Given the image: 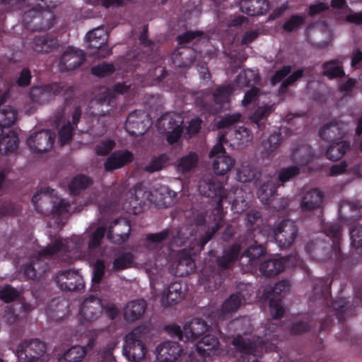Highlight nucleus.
<instances>
[{"instance_id": "nucleus-32", "label": "nucleus", "mask_w": 362, "mask_h": 362, "mask_svg": "<svg viewBox=\"0 0 362 362\" xmlns=\"http://www.w3.org/2000/svg\"><path fill=\"white\" fill-rule=\"evenodd\" d=\"M324 198L323 193L317 189H312L303 197L300 207L303 211H311L319 208Z\"/></svg>"}, {"instance_id": "nucleus-22", "label": "nucleus", "mask_w": 362, "mask_h": 362, "mask_svg": "<svg viewBox=\"0 0 362 362\" xmlns=\"http://www.w3.org/2000/svg\"><path fill=\"white\" fill-rule=\"evenodd\" d=\"M182 351V349L177 342L164 341L156 347V358L159 362H175Z\"/></svg>"}, {"instance_id": "nucleus-40", "label": "nucleus", "mask_w": 362, "mask_h": 362, "mask_svg": "<svg viewBox=\"0 0 362 362\" xmlns=\"http://www.w3.org/2000/svg\"><path fill=\"white\" fill-rule=\"evenodd\" d=\"M243 297L240 292L233 293L226 299L221 307V313L226 315L238 310L243 301Z\"/></svg>"}, {"instance_id": "nucleus-63", "label": "nucleus", "mask_w": 362, "mask_h": 362, "mask_svg": "<svg viewBox=\"0 0 362 362\" xmlns=\"http://www.w3.org/2000/svg\"><path fill=\"white\" fill-rule=\"evenodd\" d=\"M259 93V88L256 86H252L249 89L244 95L243 99L242 100V105L247 107L250 104L255 103L257 100Z\"/></svg>"}, {"instance_id": "nucleus-2", "label": "nucleus", "mask_w": 362, "mask_h": 362, "mask_svg": "<svg viewBox=\"0 0 362 362\" xmlns=\"http://www.w3.org/2000/svg\"><path fill=\"white\" fill-rule=\"evenodd\" d=\"M240 250V245L233 244L224 249L222 255L216 257L215 260L205 261L199 274L200 284L211 291L219 288L224 280L225 271L238 260Z\"/></svg>"}, {"instance_id": "nucleus-31", "label": "nucleus", "mask_w": 362, "mask_h": 362, "mask_svg": "<svg viewBox=\"0 0 362 362\" xmlns=\"http://www.w3.org/2000/svg\"><path fill=\"white\" fill-rule=\"evenodd\" d=\"M19 139L16 132L10 129L3 130L0 134V153L6 155L17 150Z\"/></svg>"}, {"instance_id": "nucleus-42", "label": "nucleus", "mask_w": 362, "mask_h": 362, "mask_svg": "<svg viewBox=\"0 0 362 362\" xmlns=\"http://www.w3.org/2000/svg\"><path fill=\"white\" fill-rule=\"evenodd\" d=\"M86 354V349L81 346H74L59 358V362H81Z\"/></svg>"}, {"instance_id": "nucleus-50", "label": "nucleus", "mask_w": 362, "mask_h": 362, "mask_svg": "<svg viewBox=\"0 0 362 362\" xmlns=\"http://www.w3.org/2000/svg\"><path fill=\"white\" fill-rule=\"evenodd\" d=\"M134 262V255L132 252H124L113 261V269L116 271H121L129 268Z\"/></svg>"}, {"instance_id": "nucleus-25", "label": "nucleus", "mask_w": 362, "mask_h": 362, "mask_svg": "<svg viewBox=\"0 0 362 362\" xmlns=\"http://www.w3.org/2000/svg\"><path fill=\"white\" fill-rule=\"evenodd\" d=\"M185 288L180 281L172 282L163 292L161 303L167 307L180 303L185 296Z\"/></svg>"}, {"instance_id": "nucleus-53", "label": "nucleus", "mask_w": 362, "mask_h": 362, "mask_svg": "<svg viewBox=\"0 0 362 362\" xmlns=\"http://www.w3.org/2000/svg\"><path fill=\"white\" fill-rule=\"evenodd\" d=\"M325 233L327 236L333 239L334 247L336 250L340 251L339 247H337V244L339 243L341 235V230L340 226L338 224H330L326 226L325 228Z\"/></svg>"}, {"instance_id": "nucleus-61", "label": "nucleus", "mask_w": 362, "mask_h": 362, "mask_svg": "<svg viewBox=\"0 0 362 362\" xmlns=\"http://www.w3.org/2000/svg\"><path fill=\"white\" fill-rule=\"evenodd\" d=\"M183 132V126L182 124H176L175 127H173V129H170L167 134L166 136V141L167 142L172 145L175 143H177Z\"/></svg>"}, {"instance_id": "nucleus-24", "label": "nucleus", "mask_w": 362, "mask_h": 362, "mask_svg": "<svg viewBox=\"0 0 362 362\" xmlns=\"http://www.w3.org/2000/svg\"><path fill=\"white\" fill-rule=\"evenodd\" d=\"M332 283V279L329 277H322L315 279L313 282L310 300H322V303L328 304V300L331 296Z\"/></svg>"}, {"instance_id": "nucleus-7", "label": "nucleus", "mask_w": 362, "mask_h": 362, "mask_svg": "<svg viewBox=\"0 0 362 362\" xmlns=\"http://www.w3.org/2000/svg\"><path fill=\"white\" fill-rule=\"evenodd\" d=\"M70 243H73L69 239L64 240L58 238H56L52 244L43 247L38 252L37 256L32 259V262L33 264H35V267H37L39 276L46 273L49 269L48 263L45 262L46 259L60 252H71L74 248L77 247L76 243L73 247H70Z\"/></svg>"}, {"instance_id": "nucleus-51", "label": "nucleus", "mask_w": 362, "mask_h": 362, "mask_svg": "<svg viewBox=\"0 0 362 362\" xmlns=\"http://www.w3.org/2000/svg\"><path fill=\"white\" fill-rule=\"evenodd\" d=\"M115 71L112 64L102 63L91 68V74L99 78H103L112 75Z\"/></svg>"}, {"instance_id": "nucleus-56", "label": "nucleus", "mask_w": 362, "mask_h": 362, "mask_svg": "<svg viewBox=\"0 0 362 362\" xmlns=\"http://www.w3.org/2000/svg\"><path fill=\"white\" fill-rule=\"evenodd\" d=\"M86 38H98L99 43L94 42L95 46L105 45L107 42V34L102 28H97L90 30L86 35Z\"/></svg>"}, {"instance_id": "nucleus-15", "label": "nucleus", "mask_w": 362, "mask_h": 362, "mask_svg": "<svg viewBox=\"0 0 362 362\" xmlns=\"http://www.w3.org/2000/svg\"><path fill=\"white\" fill-rule=\"evenodd\" d=\"M103 307L100 299L90 296L85 298L79 310V320L82 325L98 320L102 315Z\"/></svg>"}, {"instance_id": "nucleus-21", "label": "nucleus", "mask_w": 362, "mask_h": 362, "mask_svg": "<svg viewBox=\"0 0 362 362\" xmlns=\"http://www.w3.org/2000/svg\"><path fill=\"white\" fill-rule=\"evenodd\" d=\"M148 303L144 298H138L129 301L122 310L124 320L132 323L141 320L146 311Z\"/></svg>"}, {"instance_id": "nucleus-18", "label": "nucleus", "mask_w": 362, "mask_h": 362, "mask_svg": "<svg viewBox=\"0 0 362 362\" xmlns=\"http://www.w3.org/2000/svg\"><path fill=\"white\" fill-rule=\"evenodd\" d=\"M64 89L62 83H52L42 86L33 87L30 90L31 100L40 104L48 103Z\"/></svg>"}, {"instance_id": "nucleus-52", "label": "nucleus", "mask_w": 362, "mask_h": 362, "mask_svg": "<svg viewBox=\"0 0 362 362\" xmlns=\"http://www.w3.org/2000/svg\"><path fill=\"white\" fill-rule=\"evenodd\" d=\"M159 123L163 125L164 129L167 131L173 129V127L176 124H182L183 122L179 116L168 113L160 117Z\"/></svg>"}, {"instance_id": "nucleus-27", "label": "nucleus", "mask_w": 362, "mask_h": 362, "mask_svg": "<svg viewBox=\"0 0 362 362\" xmlns=\"http://www.w3.org/2000/svg\"><path fill=\"white\" fill-rule=\"evenodd\" d=\"M196 59V52L190 47H180L173 53V64L177 67H189Z\"/></svg>"}, {"instance_id": "nucleus-26", "label": "nucleus", "mask_w": 362, "mask_h": 362, "mask_svg": "<svg viewBox=\"0 0 362 362\" xmlns=\"http://www.w3.org/2000/svg\"><path fill=\"white\" fill-rule=\"evenodd\" d=\"M270 7L268 0H242L240 8L243 13L250 16L266 14Z\"/></svg>"}, {"instance_id": "nucleus-12", "label": "nucleus", "mask_w": 362, "mask_h": 362, "mask_svg": "<svg viewBox=\"0 0 362 362\" xmlns=\"http://www.w3.org/2000/svg\"><path fill=\"white\" fill-rule=\"evenodd\" d=\"M46 351L45 344L38 339H25L16 349L19 360H28L35 362L38 360Z\"/></svg>"}, {"instance_id": "nucleus-38", "label": "nucleus", "mask_w": 362, "mask_h": 362, "mask_svg": "<svg viewBox=\"0 0 362 362\" xmlns=\"http://www.w3.org/2000/svg\"><path fill=\"white\" fill-rule=\"evenodd\" d=\"M282 135L279 132L271 134L269 137L262 141V154L264 157L269 158L272 153L280 146L282 142Z\"/></svg>"}, {"instance_id": "nucleus-11", "label": "nucleus", "mask_w": 362, "mask_h": 362, "mask_svg": "<svg viewBox=\"0 0 362 362\" xmlns=\"http://www.w3.org/2000/svg\"><path fill=\"white\" fill-rule=\"evenodd\" d=\"M290 283L288 280H281L275 284L268 292L269 300V309L271 315L274 319H280L283 317L285 310L282 306L281 298L289 291Z\"/></svg>"}, {"instance_id": "nucleus-44", "label": "nucleus", "mask_w": 362, "mask_h": 362, "mask_svg": "<svg viewBox=\"0 0 362 362\" xmlns=\"http://www.w3.org/2000/svg\"><path fill=\"white\" fill-rule=\"evenodd\" d=\"M170 157L167 153H161L151 159L144 170L150 173L164 169L169 163Z\"/></svg>"}, {"instance_id": "nucleus-19", "label": "nucleus", "mask_w": 362, "mask_h": 362, "mask_svg": "<svg viewBox=\"0 0 362 362\" xmlns=\"http://www.w3.org/2000/svg\"><path fill=\"white\" fill-rule=\"evenodd\" d=\"M348 132L346 123L337 119L325 124L319 130L320 137L327 141H338L345 136Z\"/></svg>"}, {"instance_id": "nucleus-4", "label": "nucleus", "mask_w": 362, "mask_h": 362, "mask_svg": "<svg viewBox=\"0 0 362 362\" xmlns=\"http://www.w3.org/2000/svg\"><path fill=\"white\" fill-rule=\"evenodd\" d=\"M131 231L128 221L120 219L112 221L108 228L100 226L90 235L88 240V248L95 249L100 246L102 240L107 234V238L117 244H122L128 240Z\"/></svg>"}, {"instance_id": "nucleus-41", "label": "nucleus", "mask_w": 362, "mask_h": 362, "mask_svg": "<svg viewBox=\"0 0 362 362\" xmlns=\"http://www.w3.org/2000/svg\"><path fill=\"white\" fill-rule=\"evenodd\" d=\"M300 173L301 168L298 165L281 168L278 172V186H284L285 182L292 180Z\"/></svg>"}, {"instance_id": "nucleus-23", "label": "nucleus", "mask_w": 362, "mask_h": 362, "mask_svg": "<svg viewBox=\"0 0 362 362\" xmlns=\"http://www.w3.org/2000/svg\"><path fill=\"white\" fill-rule=\"evenodd\" d=\"M134 160V154L129 150H119L113 152L104 163V168L107 172H112L121 168Z\"/></svg>"}, {"instance_id": "nucleus-36", "label": "nucleus", "mask_w": 362, "mask_h": 362, "mask_svg": "<svg viewBox=\"0 0 362 362\" xmlns=\"http://www.w3.org/2000/svg\"><path fill=\"white\" fill-rule=\"evenodd\" d=\"M341 64L342 62L339 59L325 62L322 64V75L329 79L344 77L345 72Z\"/></svg>"}, {"instance_id": "nucleus-33", "label": "nucleus", "mask_w": 362, "mask_h": 362, "mask_svg": "<svg viewBox=\"0 0 362 362\" xmlns=\"http://www.w3.org/2000/svg\"><path fill=\"white\" fill-rule=\"evenodd\" d=\"M275 110V105H266L260 106L250 116V120L253 122L259 131H264L267 129V117Z\"/></svg>"}, {"instance_id": "nucleus-57", "label": "nucleus", "mask_w": 362, "mask_h": 362, "mask_svg": "<svg viewBox=\"0 0 362 362\" xmlns=\"http://www.w3.org/2000/svg\"><path fill=\"white\" fill-rule=\"evenodd\" d=\"M241 118V115L239 112L233 114H227L223 116L217 123L218 129H223L229 127L234 124L238 122Z\"/></svg>"}, {"instance_id": "nucleus-20", "label": "nucleus", "mask_w": 362, "mask_h": 362, "mask_svg": "<svg viewBox=\"0 0 362 362\" xmlns=\"http://www.w3.org/2000/svg\"><path fill=\"white\" fill-rule=\"evenodd\" d=\"M85 59L86 56L82 50L69 47L62 53L59 66L62 71H72L80 66Z\"/></svg>"}, {"instance_id": "nucleus-62", "label": "nucleus", "mask_w": 362, "mask_h": 362, "mask_svg": "<svg viewBox=\"0 0 362 362\" xmlns=\"http://www.w3.org/2000/svg\"><path fill=\"white\" fill-rule=\"evenodd\" d=\"M351 244L355 248L362 247V228L354 226L350 228Z\"/></svg>"}, {"instance_id": "nucleus-16", "label": "nucleus", "mask_w": 362, "mask_h": 362, "mask_svg": "<svg viewBox=\"0 0 362 362\" xmlns=\"http://www.w3.org/2000/svg\"><path fill=\"white\" fill-rule=\"evenodd\" d=\"M148 115L141 110L130 112L126 119L125 129L132 136H141L146 133L148 126Z\"/></svg>"}, {"instance_id": "nucleus-1", "label": "nucleus", "mask_w": 362, "mask_h": 362, "mask_svg": "<svg viewBox=\"0 0 362 362\" xmlns=\"http://www.w3.org/2000/svg\"><path fill=\"white\" fill-rule=\"evenodd\" d=\"M224 185L225 182L211 175H204L199 182V193L204 197L216 200V206L211 211L214 226L210 228L206 224V214L204 212L199 213L194 217L193 230H196V233L199 230L204 232L203 234L199 235L198 241V245L201 250L223 226V202H227L231 204L233 210L236 209L238 200L230 196V192L226 193Z\"/></svg>"}, {"instance_id": "nucleus-48", "label": "nucleus", "mask_w": 362, "mask_h": 362, "mask_svg": "<svg viewBox=\"0 0 362 362\" xmlns=\"http://www.w3.org/2000/svg\"><path fill=\"white\" fill-rule=\"evenodd\" d=\"M218 344V339L215 336L206 334L197 344L196 350L200 355H204L208 351L215 348Z\"/></svg>"}, {"instance_id": "nucleus-58", "label": "nucleus", "mask_w": 362, "mask_h": 362, "mask_svg": "<svg viewBox=\"0 0 362 362\" xmlns=\"http://www.w3.org/2000/svg\"><path fill=\"white\" fill-rule=\"evenodd\" d=\"M94 101L100 105H107L112 107L115 103V96L109 90H105L95 96Z\"/></svg>"}, {"instance_id": "nucleus-17", "label": "nucleus", "mask_w": 362, "mask_h": 362, "mask_svg": "<svg viewBox=\"0 0 362 362\" xmlns=\"http://www.w3.org/2000/svg\"><path fill=\"white\" fill-rule=\"evenodd\" d=\"M188 238L189 235L181 229L175 232L164 229L159 233L146 235V240L149 243L159 244L168 240L170 247H181L187 243Z\"/></svg>"}, {"instance_id": "nucleus-60", "label": "nucleus", "mask_w": 362, "mask_h": 362, "mask_svg": "<svg viewBox=\"0 0 362 362\" xmlns=\"http://www.w3.org/2000/svg\"><path fill=\"white\" fill-rule=\"evenodd\" d=\"M105 265L102 259H98L94 265L92 281L93 284H100L105 274Z\"/></svg>"}, {"instance_id": "nucleus-34", "label": "nucleus", "mask_w": 362, "mask_h": 362, "mask_svg": "<svg viewBox=\"0 0 362 362\" xmlns=\"http://www.w3.org/2000/svg\"><path fill=\"white\" fill-rule=\"evenodd\" d=\"M278 187L277 183L273 180H268L262 183L257 192L260 202L264 204H270L276 194Z\"/></svg>"}, {"instance_id": "nucleus-30", "label": "nucleus", "mask_w": 362, "mask_h": 362, "mask_svg": "<svg viewBox=\"0 0 362 362\" xmlns=\"http://www.w3.org/2000/svg\"><path fill=\"white\" fill-rule=\"evenodd\" d=\"M206 322L201 318H194L183 327V332L186 340H197L207 330Z\"/></svg>"}, {"instance_id": "nucleus-13", "label": "nucleus", "mask_w": 362, "mask_h": 362, "mask_svg": "<svg viewBox=\"0 0 362 362\" xmlns=\"http://www.w3.org/2000/svg\"><path fill=\"white\" fill-rule=\"evenodd\" d=\"M54 141L55 133L50 129H44L32 134L27 144L33 153H42L52 148Z\"/></svg>"}, {"instance_id": "nucleus-6", "label": "nucleus", "mask_w": 362, "mask_h": 362, "mask_svg": "<svg viewBox=\"0 0 362 362\" xmlns=\"http://www.w3.org/2000/svg\"><path fill=\"white\" fill-rule=\"evenodd\" d=\"M261 228L264 235L268 237V240L275 241L282 249L289 247L298 233L296 224L289 219H284L274 226L267 225Z\"/></svg>"}, {"instance_id": "nucleus-37", "label": "nucleus", "mask_w": 362, "mask_h": 362, "mask_svg": "<svg viewBox=\"0 0 362 362\" xmlns=\"http://www.w3.org/2000/svg\"><path fill=\"white\" fill-rule=\"evenodd\" d=\"M350 146V142L345 140L332 141L326 151V157L331 160H338L344 156Z\"/></svg>"}, {"instance_id": "nucleus-10", "label": "nucleus", "mask_w": 362, "mask_h": 362, "mask_svg": "<svg viewBox=\"0 0 362 362\" xmlns=\"http://www.w3.org/2000/svg\"><path fill=\"white\" fill-rule=\"evenodd\" d=\"M298 265V259L296 255H290L279 258L267 259L259 264V272L266 277H272L278 275L286 267Z\"/></svg>"}, {"instance_id": "nucleus-55", "label": "nucleus", "mask_w": 362, "mask_h": 362, "mask_svg": "<svg viewBox=\"0 0 362 362\" xmlns=\"http://www.w3.org/2000/svg\"><path fill=\"white\" fill-rule=\"evenodd\" d=\"M19 296L18 291L11 285H6L0 290V299L5 303H11Z\"/></svg>"}, {"instance_id": "nucleus-14", "label": "nucleus", "mask_w": 362, "mask_h": 362, "mask_svg": "<svg viewBox=\"0 0 362 362\" xmlns=\"http://www.w3.org/2000/svg\"><path fill=\"white\" fill-rule=\"evenodd\" d=\"M57 286L64 291H76L83 289L85 284L82 276L76 271L61 270L54 277Z\"/></svg>"}, {"instance_id": "nucleus-45", "label": "nucleus", "mask_w": 362, "mask_h": 362, "mask_svg": "<svg viewBox=\"0 0 362 362\" xmlns=\"http://www.w3.org/2000/svg\"><path fill=\"white\" fill-rule=\"evenodd\" d=\"M91 184L92 181L88 177L83 175H78L72 179L69 188L71 194L77 195L81 190L86 189Z\"/></svg>"}, {"instance_id": "nucleus-8", "label": "nucleus", "mask_w": 362, "mask_h": 362, "mask_svg": "<svg viewBox=\"0 0 362 362\" xmlns=\"http://www.w3.org/2000/svg\"><path fill=\"white\" fill-rule=\"evenodd\" d=\"M244 238L245 239L244 245L247 247L244 250L241 258L248 257V262L252 264L254 260L265 254V244L269 241L268 237L262 232V228H255L251 230H248Z\"/></svg>"}, {"instance_id": "nucleus-5", "label": "nucleus", "mask_w": 362, "mask_h": 362, "mask_svg": "<svg viewBox=\"0 0 362 362\" xmlns=\"http://www.w3.org/2000/svg\"><path fill=\"white\" fill-rule=\"evenodd\" d=\"M151 327L148 325H141L134 328L125 337L123 352L129 361L139 362L147 352L144 340L151 333Z\"/></svg>"}, {"instance_id": "nucleus-59", "label": "nucleus", "mask_w": 362, "mask_h": 362, "mask_svg": "<svg viewBox=\"0 0 362 362\" xmlns=\"http://www.w3.org/2000/svg\"><path fill=\"white\" fill-rule=\"evenodd\" d=\"M292 70L291 65H284L281 69L276 70L270 79L272 86H275L281 82L286 76H287Z\"/></svg>"}, {"instance_id": "nucleus-54", "label": "nucleus", "mask_w": 362, "mask_h": 362, "mask_svg": "<svg viewBox=\"0 0 362 362\" xmlns=\"http://www.w3.org/2000/svg\"><path fill=\"white\" fill-rule=\"evenodd\" d=\"M115 146L114 140L103 139L95 146V153L98 156H105L108 155Z\"/></svg>"}, {"instance_id": "nucleus-35", "label": "nucleus", "mask_w": 362, "mask_h": 362, "mask_svg": "<svg viewBox=\"0 0 362 362\" xmlns=\"http://www.w3.org/2000/svg\"><path fill=\"white\" fill-rule=\"evenodd\" d=\"M199 162V156L194 151H190L187 155L178 158L175 168L178 173L186 174L194 170Z\"/></svg>"}, {"instance_id": "nucleus-43", "label": "nucleus", "mask_w": 362, "mask_h": 362, "mask_svg": "<svg viewBox=\"0 0 362 362\" xmlns=\"http://www.w3.org/2000/svg\"><path fill=\"white\" fill-rule=\"evenodd\" d=\"M234 91V87L231 84L223 85L218 87L213 93L214 100L216 104L223 105L228 103L230 97Z\"/></svg>"}, {"instance_id": "nucleus-29", "label": "nucleus", "mask_w": 362, "mask_h": 362, "mask_svg": "<svg viewBox=\"0 0 362 362\" xmlns=\"http://www.w3.org/2000/svg\"><path fill=\"white\" fill-rule=\"evenodd\" d=\"M9 93L8 90L0 94V128L3 129L13 125L16 119L18 112L11 106L1 105L6 101Z\"/></svg>"}, {"instance_id": "nucleus-39", "label": "nucleus", "mask_w": 362, "mask_h": 362, "mask_svg": "<svg viewBox=\"0 0 362 362\" xmlns=\"http://www.w3.org/2000/svg\"><path fill=\"white\" fill-rule=\"evenodd\" d=\"M195 269V263L189 255H185L177 261L175 267V275L177 276H187L193 273Z\"/></svg>"}, {"instance_id": "nucleus-46", "label": "nucleus", "mask_w": 362, "mask_h": 362, "mask_svg": "<svg viewBox=\"0 0 362 362\" xmlns=\"http://www.w3.org/2000/svg\"><path fill=\"white\" fill-rule=\"evenodd\" d=\"M306 22L305 15H292L282 25L281 28L286 33H292L300 28Z\"/></svg>"}, {"instance_id": "nucleus-47", "label": "nucleus", "mask_w": 362, "mask_h": 362, "mask_svg": "<svg viewBox=\"0 0 362 362\" xmlns=\"http://www.w3.org/2000/svg\"><path fill=\"white\" fill-rule=\"evenodd\" d=\"M87 47L92 51L90 52V55L97 58H105L111 53V50L107 48V46H95L94 42L99 43L98 38H86Z\"/></svg>"}, {"instance_id": "nucleus-49", "label": "nucleus", "mask_w": 362, "mask_h": 362, "mask_svg": "<svg viewBox=\"0 0 362 362\" xmlns=\"http://www.w3.org/2000/svg\"><path fill=\"white\" fill-rule=\"evenodd\" d=\"M293 158L301 164L309 163L313 157L312 148L309 146H301L293 151Z\"/></svg>"}, {"instance_id": "nucleus-9", "label": "nucleus", "mask_w": 362, "mask_h": 362, "mask_svg": "<svg viewBox=\"0 0 362 362\" xmlns=\"http://www.w3.org/2000/svg\"><path fill=\"white\" fill-rule=\"evenodd\" d=\"M226 141L224 135L219 137L218 142L212 148L209 153V157L214 158L213 170L217 175H226L235 165V159L227 155L223 143Z\"/></svg>"}, {"instance_id": "nucleus-3", "label": "nucleus", "mask_w": 362, "mask_h": 362, "mask_svg": "<svg viewBox=\"0 0 362 362\" xmlns=\"http://www.w3.org/2000/svg\"><path fill=\"white\" fill-rule=\"evenodd\" d=\"M280 329L281 327L276 323L269 322L262 337H258L254 341L238 337L233 340V344L243 352V361L258 362L264 353L276 351Z\"/></svg>"}, {"instance_id": "nucleus-28", "label": "nucleus", "mask_w": 362, "mask_h": 362, "mask_svg": "<svg viewBox=\"0 0 362 362\" xmlns=\"http://www.w3.org/2000/svg\"><path fill=\"white\" fill-rule=\"evenodd\" d=\"M58 39L52 35L45 34L36 35L33 42V49L40 53H49L59 47Z\"/></svg>"}, {"instance_id": "nucleus-64", "label": "nucleus", "mask_w": 362, "mask_h": 362, "mask_svg": "<svg viewBox=\"0 0 362 362\" xmlns=\"http://www.w3.org/2000/svg\"><path fill=\"white\" fill-rule=\"evenodd\" d=\"M73 130L74 128L69 122L59 130V139L62 144H65L72 139Z\"/></svg>"}]
</instances>
